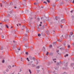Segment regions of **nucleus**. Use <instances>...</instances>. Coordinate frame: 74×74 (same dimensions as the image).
<instances>
[{
  "instance_id": "f257e3e1",
  "label": "nucleus",
  "mask_w": 74,
  "mask_h": 74,
  "mask_svg": "<svg viewBox=\"0 0 74 74\" xmlns=\"http://www.w3.org/2000/svg\"><path fill=\"white\" fill-rule=\"evenodd\" d=\"M23 39L24 41H27L28 38L27 37H26V38L25 37H23Z\"/></svg>"
},
{
  "instance_id": "f03ea898",
  "label": "nucleus",
  "mask_w": 74,
  "mask_h": 74,
  "mask_svg": "<svg viewBox=\"0 0 74 74\" xmlns=\"http://www.w3.org/2000/svg\"><path fill=\"white\" fill-rule=\"evenodd\" d=\"M26 27V26H24V25H23L21 27V29L22 30H23V29H24Z\"/></svg>"
},
{
  "instance_id": "7ed1b4c3",
  "label": "nucleus",
  "mask_w": 74,
  "mask_h": 74,
  "mask_svg": "<svg viewBox=\"0 0 74 74\" xmlns=\"http://www.w3.org/2000/svg\"><path fill=\"white\" fill-rule=\"evenodd\" d=\"M29 58L31 60H32L33 59V58L31 56H30L29 57Z\"/></svg>"
},
{
  "instance_id": "20e7f679",
  "label": "nucleus",
  "mask_w": 74,
  "mask_h": 74,
  "mask_svg": "<svg viewBox=\"0 0 74 74\" xmlns=\"http://www.w3.org/2000/svg\"><path fill=\"white\" fill-rule=\"evenodd\" d=\"M36 60V64H38V61L37 60Z\"/></svg>"
},
{
  "instance_id": "39448f33",
  "label": "nucleus",
  "mask_w": 74,
  "mask_h": 74,
  "mask_svg": "<svg viewBox=\"0 0 74 74\" xmlns=\"http://www.w3.org/2000/svg\"><path fill=\"white\" fill-rule=\"evenodd\" d=\"M53 45L55 46L57 44V43L56 42H53Z\"/></svg>"
},
{
  "instance_id": "423d86ee",
  "label": "nucleus",
  "mask_w": 74,
  "mask_h": 74,
  "mask_svg": "<svg viewBox=\"0 0 74 74\" xmlns=\"http://www.w3.org/2000/svg\"><path fill=\"white\" fill-rule=\"evenodd\" d=\"M71 65L72 67H73V66L74 65V63H71Z\"/></svg>"
},
{
  "instance_id": "0eeeda50",
  "label": "nucleus",
  "mask_w": 74,
  "mask_h": 74,
  "mask_svg": "<svg viewBox=\"0 0 74 74\" xmlns=\"http://www.w3.org/2000/svg\"><path fill=\"white\" fill-rule=\"evenodd\" d=\"M43 48L44 51H45L46 49H45V47H43Z\"/></svg>"
},
{
  "instance_id": "6e6552de",
  "label": "nucleus",
  "mask_w": 74,
  "mask_h": 74,
  "mask_svg": "<svg viewBox=\"0 0 74 74\" xmlns=\"http://www.w3.org/2000/svg\"><path fill=\"white\" fill-rule=\"evenodd\" d=\"M73 34V32H71L69 33L70 35H72Z\"/></svg>"
},
{
  "instance_id": "1a4fd4ad",
  "label": "nucleus",
  "mask_w": 74,
  "mask_h": 74,
  "mask_svg": "<svg viewBox=\"0 0 74 74\" xmlns=\"http://www.w3.org/2000/svg\"><path fill=\"white\" fill-rule=\"evenodd\" d=\"M46 33L47 34H49V31H47L46 32Z\"/></svg>"
},
{
  "instance_id": "9d476101",
  "label": "nucleus",
  "mask_w": 74,
  "mask_h": 74,
  "mask_svg": "<svg viewBox=\"0 0 74 74\" xmlns=\"http://www.w3.org/2000/svg\"><path fill=\"white\" fill-rule=\"evenodd\" d=\"M63 44L64 45V46H65L66 45V43L65 42H64L63 43Z\"/></svg>"
},
{
  "instance_id": "9b49d317",
  "label": "nucleus",
  "mask_w": 74,
  "mask_h": 74,
  "mask_svg": "<svg viewBox=\"0 0 74 74\" xmlns=\"http://www.w3.org/2000/svg\"><path fill=\"white\" fill-rule=\"evenodd\" d=\"M65 21V20H61V22L62 23H64Z\"/></svg>"
},
{
  "instance_id": "f8f14e48",
  "label": "nucleus",
  "mask_w": 74,
  "mask_h": 74,
  "mask_svg": "<svg viewBox=\"0 0 74 74\" xmlns=\"http://www.w3.org/2000/svg\"><path fill=\"white\" fill-rule=\"evenodd\" d=\"M57 41L60 42L62 41V40H58Z\"/></svg>"
},
{
  "instance_id": "ddd939ff",
  "label": "nucleus",
  "mask_w": 74,
  "mask_h": 74,
  "mask_svg": "<svg viewBox=\"0 0 74 74\" xmlns=\"http://www.w3.org/2000/svg\"><path fill=\"white\" fill-rule=\"evenodd\" d=\"M49 47L50 48H51L53 46L52 45H49Z\"/></svg>"
},
{
  "instance_id": "4468645a",
  "label": "nucleus",
  "mask_w": 74,
  "mask_h": 74,
  "mask_svg": "<svg viewBox=\"0 0 74 74\" xmlns=\"http://www.w3.org/2000/svg\"><path fill=\"white\" fill-rule=\"evenodd\" d=\"M69 56V55L68 54H66L65 56H64V57H66V56Z\"/></svg>"
},
{
  "instance_id": "2eb2a0df",
  "label": "nucleus",
  "mask_w": 74,
  "mask_h": 74,
  "mask_svg": "<svg viewBox=\"0 0 74 74\" xmlns=\"http://www.w3.org/2000/svg\"><path fill=\"white\" fill-rule=\"evenodd\" d=\"M64 2L63 1H62V3H61V4H60V5H61L62 4H64Z\"/></svg>"
},
{
  "instance_id": "dca6fc26",
  "label": "nucleus",
  "mask_w": 74,
  "mask_h": 74,
  "mask_svg": "<svg viewBox=\"0 0 74 74\" xmlns=\"http://www.w3.org/2000/svg\"><path fill=\"white\" fill-rule=\"evenodd\" d=\"M29 71L30 72V73L31 74L32 73V72L31 71V70L30 69H29Z\"/></svg>"
},
{
  "instance_id": "f3484780",
  "label": "nucleus",
  "mask_w": 74,
  "mask_h": 74,
  "mask_svg": "<svg viewBox=\"0 0 74 74\" xmlns=\"http://www.w3.org/2000/svg\"><path fill=\"white\" fill-rule=\"evenodd\" d=\"M60 49L61 50H63V48H62V47L60 48Z\"/></svg>"
},
{
  "instance_id": "a211bd4d",
  "label": "nucleus",
  "mask_w": 74,
  "mask_h": 74,
  "mask_svg": "<svg viewBox=\"0 0 74 74\" xmlns=\"http://www.w3.org/2000/svg\"><path fill=\"white\" fill-rule=\"evenodd\" d=\"M38 36L40 37V36H41V34H38Z\"/></svg>"
},
{
  "instance_id": "6ab92c4d",
  "label": "nucleus",
  "mask_w": 74,
  "mask_h": 74,
  "mask_svg": "<svg viewBox=\"0 0 74 74\" xmlns=\"http://www.w3.org/2000/svg\"><path fill=\"white\" fill-rule=\"evenodd\" d=\"M36 67H37V68L38 69H39L40 68V66H37Z\"/></svg>"
},
{
  "instance_id": "aec40b11",
  "label": "nucleus",
  "mask_w": 74,
  "mask_h": 74,
  "mask_svg": "<svg viewBox=\"0 0 74 74\" xmlns=\"http://www.w3.org/2000/svg\"><path fill=\"white\" fill-rule=\"evenodd\" d=\"M6 27L7 28H9V27L7 25H6Z\"/></svg>"
},
{
  "instance_id": "412c9836",
  "label": "nucleus",
  "mask_w": 74,
  "mask_h": 74,
  "mask_svg": "<svg viewBox=\"0 0 74 74\" xmlns=\"http://www.w3.org/2000/svg\"><path fill=\"white\" fill-rule=\"evenodd\" d=\"M44 3L45 4H47V2H44Z\"/></svg>"
},
{
  "instance_id": "4be33fe9",
  "label": "nucleus",
  "mask_w": 74,
  "mask_h": 74,
  "mask_svg": "<svg viewBox=\"0 0 74 74\" xmlns=\"http://www.w3.org/2000/svg\"><path fill=\"white\" fill-rule=\"evenodd\" d=\"M47 2L48 3H49L50 2L49 0H47Z\"/></svg>"
},
{
  "instance_id": "5701e85b",
  "label": "nucleus",
  "mask_w": 74,
  "mask_h": 74,
  "mask_svg": "<svg viewBox=\"0 0 74 74\" xmlns=\"http://www.w3.org/2000/svg\"><path fill=\"white\" fill-rule=\"evenodd\" d=\"M29 31V29H27L26 30V31L27 32H28Z\"/></svg>"
},
{
  "instance_id": "b1692460",
  "label": "nucleus",
  "mask_w": 74,
  "mask_h": 74,
  "mask_svg": "<svg viewBox=\"0 0 74 74\" xmlns=\"http://www.w3.org/2000/svg\"><path fill=\"white\" fill-rule=\"evenodd\" d=\"M25 47H28V45H25Z\"/></svg>"
},
{
  "instance_id": "393cba45",
  "label": "nucleus",
  "mask_w": 74,
  "mask_h": 74,
  "mask_svg": "<svg viewBox=\"0 0 74 74\" xmlns=\"http://www.w3.org/2000/svg\"><path fill=\"white\" fill-rule=\"evenodd\" d=\"M5 62V60H3L2 62V63H4Z\"/></svg>"
},
{
  "instance_id": "a878e982",
  "label": "nucleus",
  "mask_w": 74,
  "mask_h": 74,
  "mask_svg": "<svg viewBox=\"0 0 74 74\" xmlns=\"http://www.w3.org/2000/svg\"><path fill=\"white\" fill-rule=\"evenodd\" d=\"M8 68L9 69H10L11 68V66H8Z\"/></svg>"
},
{
  "instance_id": "bb28decb",
  "label": "nucleus",
  "mask_w": 74,
  "mask_h": 74,
  "mask_svg": "<svg viewBox=\"0 0 74 74\" xmlns=\"http://www.w3.org/2000/svg\"><path fill=\"white\" fill-rule=\"evenodd\" d=\"M10 14H8L7 16V17H10Z\"/></svg>"
},
{
  "instance_id": "cd10ccee",
  "label": "nucleus",
  "mask_w": 74,
  "mask_h": 74,
  "mask_svg": "<svg viewBox=\"0 0 74 74\" xmlns=\"http://www.w3.org/2000/svg\"><path fill=\"white\" fill-rule=\"evenodd\" d=\"M1 37L2 38H4V36H3V35H2V36H1Z\"/></svg>"
},
{
  "instance_id": "c85d7f7f",
  "label": "nucleus",
  "mask_w": 74,
  "mask_h": 74,
  "mask_svg": "<svg viewBox=\"0 0 74 74\" xmlns=\"http://www.w3.org/2000/svg\"><path fill=\"white\" fill-rule=\"evenodd\" d=\"M25 36H26V37H27L28 36V35L27 34H25Z\"/></svg>"
},
{
  "instance_id": "c756f323",
  "label": "nucleus",
  "mask_w": 74,
  "mask_h": 74,
  "mask_svg": "<svg viewBox=\"0 0 74 74\" xmlns=\"http://www.w3.org/2000/svg\"><path fill=\"white\" fill-rule=\"evenodd\" d=\"M49 53V52H47V53L46 54V55H47Z\"/></svg>"
},
{
  "instance_id": "7c9ffc66",
  "label": "nucleus",
  "mask_w": 74,
  "mask_h": 74,
  "mask_svg": "<svg viewBox=\"0 0 74 74\" xmlns=\"http://www.w3.org/2000/svg\"><path fill=\"white\" fill-rule=\"evenodd\" d=\"M26 54L27 55L28 54V52H27L26 53Z\"/></svg>"
},
{
  "instance_id": "2f4dec72",
  "label": "nucleus",
  "mask_w": 74,
  "mask_h": 74,
  "mask_svg": "<svg viewBox=\"0 0 74 74\" xmlns=\"http://www.w3.org/2000/svg\"><path fill=\"white\" fill-rule=\"evenodd\" d=\"M57 18H58L57 17V16H56V18H55V19H56V20H57Z\"/></svg>"
},
{
  "instance_id": "473e14b6",
  "label": "nucleus",
  "mask_w": 74,
  "mask_h": 74,
  "mask_svg": "<svg viewBox=\"0 0 74 74\" xmlns=\"http://www.w3.org/2000/svg\"><path fill=\"white\" fill-rule=\"evenodd\" d=\"M61 37L62 38H64V36L63 35H62Z\"/></svg>"
},
{
  "instance_id": "72a5a7b5",
  "label": "nucleus",
  "mask_w": 74,
  "mask_h": 74,
  "mask_svg": "<svg viewBox=\"0 0 74 74\" xmlns=\"http://www.w3.org/2000/svg\"><path fill=\"white\" fill-rule=\"evenodd\" d=\"M71 36L72 35H69V38H71Z\"/></svg>"
},
{
  "instance_id": "f704fd0d",
  "label": "nucleus",
  "mask_w": 74,
  "mask_h": 74,
  "mask_svg": "<svg viewBox=\"0 0 74 74\" xmlns=\"http://www.w3.org/2000/svg\"><path fill=\"white\" fill-rule=\"evenodd\" d=\"M68 48H70V45H68Z\"/></svg>"
},
{
  "instance_id": "c9c22d12",
  "label": "nucleus",
  "mask_w": 74,
  "mask_h": 74,
  "mask_svg": "<svg viewBox=\"0 0 74 74\" xmlns=\"http://www.w3.org/2000/svg\"><path fill=\"white\" fill-rule=\"evenodd\" d=\"M30 19H31V20H32L33 19V18H30Z\"/></svg>"
},
{
  "instance_id": "e433bc0d",
  "label": "nucleus",
  "mask_w": 74,
  "mask_h": 74,
  "mask_svg": "<svg viewBox=\"0 0 74 74\" xmlns=\"http://www.w3.org/2000/svg\"><path fill=\"white\" fill-rule=\"evenodd\" d=\"M41 8H44L43 6H41Z\"/></svg>"
},
{
  "instance_id": "4c0bfd02",
  "label": "nucleus",
  "mask_w": 74,
  "mask_h": 74,
  "mask_svg": "<svg viewBox=\"0 0 74 74\" xmlns=\"http://www.w3.org/2000/svg\"><path fill=\"white\" fill-rule=\"evenodd\" d=\"M60 27H61V28H62L63 27V26L61 25L60 26Z\"/></svg>"
},
{
  "instance_id": "58836bf2",
  "label": "nucleus",
  "mask_w": 74,
  "mask_h": 74,
  "mask_svg": "<svg viewBox=\"0 0 74 74\" xmlns=\"http://www.w3.org/2000/svg\"><path fill=\"white\" fill-rule=\"evenodd\" d=\"M56 60V59H53V61H54L55 60Z\"/></svg>"
},
{
  "instance_id": "ea45409f",
  "label": "nucleus",
  "mask_w": 74,
  "mask_h": 74,
  "mask_svg": "<svg viewBox=\"0 0 74 74\" xmlns=\"http://www.w3.org/2000/svg\"><path fill=\"white\" fill-rule=\"evenodd\" d=\"M59 62L57 63V65H59Z\"/></svg>"
},
{
  "instance_id": "a19ab883",
  "label": "nucleus",
  "mask_w": 74,
  "mask_h": 74,
  "mask_svg": "<svg viewBox=\"0 0 74 74\" xmlns=\"http://www.w3.org/2000/svg\"><path fill=\"white\" fill-rule=\"evenodd\" d=\"M63 74H66V72H64L63 73Z\"/></svg>"
},
{
  "instance_id": "79ce46f5",
  "label": "nucleus",
  "mask_w": 74,
  "mask_h": 74,
  "mask_svg": "<svg viewBox=\"0 0 74 74\" xmlns=\"http://www.w3.org/2000/svg\"><path fill=\"white\" fill-rule=\"evenodd\" d=\"M13 42L14 43H15V42H16V41H15L14 40V41H13Z\"/></svg>"
},
{
  "instance_id": "37998d69",
  "label": "nucleus",
  "mask_w": 74,
  "mask_h": 74,
  "mask_svg": "<svg viewBox=\"0 0 74 74\" xmlns=\"http://www.w3.org/2000/svg\"><path fill=\"white\" fill-rule=\"evenodd\" d=\"M73 3H74V0H73V1L72 2Z\"/></svg>"
},
{
  "instance_id": "c03bdc74",
  "label": "nucleus",
  "mask_w": 74,
  "mask_h": 74,
  "mask_svg": "<svg viewBox=\"0 0 74 74\" xmlns=\"http://www.w3.org/2000/svg\"><path fill=\"white\" fill-rule=\"evenodd\" d=\"M34 4L35 5H36V3H34Z\"/></svg>"
},
{
  "instance_id": "a18cd8bd",
  "label": "nucleus",
  "mask_w": 74,
  "mask_h": 74,
  "mask_svg": "<svg viewBox=\"0 0 74 74\" xmlns=\"http://www.w3.org/2000/svg\"><path fill=\"white\" fill-rule=\"evenodd\" d=\"M0 6H1V7H2V4H1Z\"/></svg>"
},
{
  "instance_id": "49530a36",
  "label": "nucleus",
  "mask_w": 74,
  "mask_h": 74,
  "mask_svg": "<svg viewBox=\"0 0 74 74\" xmlns=\"http://www.w3.org/2000/svg\"><path fill=\"white\" fill-rule=\"evenodd\" d=\"M27 60H29V58H27Z\"/></svg>"
},
{
  "instance_id": "de8ad7c7",
  "label": "nucleus",
  "mask_w": 74,
  "mask_h": 74,
  "mask_svg": "<svg viewBox=\"0 0 74 74\" xmlns=\"http://www.w3.org/2000/svg\"><path fill=\"white\" fill-rule=\"evenodd\" d=\"M27 60H29V58H27Z\"/></svg>"
},
{
  "instance_id": "09e8293b",
  "label": "nucleus",
  "mask_w": 74,
  "mask_h": 74,
  "mask_svg": "<svg viewBox=\"0 0 74 74\" xmlns=\"http://www.w3.org/2000/svg\"><path fill=\"white\" fill-rule=\"evenodd\" d=\"M19 26H20L21 25V23L19 24Z\"/></svg>"
},
{
  "instance_id": "8fccbe9b",
  "label": "nucleus",
  "mask_w": 74,
  "mask_h": 74,
  "mask_svg": "<svg viewBox=\"0 0 74 74\" xmlns=\"http://www.w3.org/2000/svg\"><path fill=\"white\" fill-rule=\"evenodd\" d=\"M71 13L73 12V10L71 11Z\"/></svg>"
},
{
  "instance_id": "3c124183",
  "label": "nucleus",
  "mask_w": 74,
  "mask_h": 74,
  "mask_svg": "<svg viewBox=\"0 0 74 74\" xmlns=\"http://www.w3.org/2000/svg\"><path fill=\"white\" fill-rule=\"evenodd\" d=\"M42 25L41 24L39 25V26H41Z\"/></svg>"
},
{
  "instance_id": "603ef678",
  "label": "nucleus",
  "mask_w": 74,
  "mask_h": 74,
  "mask_svg": "<svg viewBox=\"0 0 74 74\" xmlns=\"http://www.w3.org/2000/svg\"><path fill=\"white\" fill-rule=\"evenodd\" d=\"M27 61L28 62L29 61V60L28 59V60H27Z\"/></svg>"
},
{
  "instance_id": "864d4df0",
  "label": "nucleus",
  "mask_w": 74,
  "mask_h": 74,
  "mask_svg": "<svg viewBox=\"0 0 74 74\" xmlns=\"http://www.w3.org/2000/svg\"><path fill=\"white\" fill-rule=\"evenodd\" d=\"M40 24H42V22H40Z\"/></svg>"
},
{
  "instance_id": "5fc2aeb1",
  "label": "nucleus",
  "mask_w": 74,
  "mask_h": 74,
  "mask_svg": "<svg viewBox=\"0 0 74 74\" xmlns=\"http://www.w3.org/2000/svg\"><path fill=\"white\" fill-rule=\"evenodd\" d=\"M14 66V65H12V67H13Z\"/></svg>"
},
{
  "instance_id": "6e6d98bb",
  "label": "nucleus",
  "mask_w": 74,
  "mask_h": 74,
  "mask_svg": "<svg viewBox=\"0 0 74 74\" xmlns=\"http://www.w3.org/2000/svg\"><path fill=\"white\" fill-rule=\"evenodd\" d=\"M18 50H21V49H18Z\"/></svg>"
},
{
  "instance_id": "4d7b16f0",
  "label": "nucleus",
  "mask_w": 74,
  "mask_h": 74,
  "mask_svg": "<svg viewBox=\"0 0 74 74\" xmlns=\"http://www.w3.org/2000/svg\"><path fill=\"white\" fill-rule=\"evenodd\" d=\"M19 24H17V26H19Z\"/></svg>"
},
{
  "instance_id": "13d9d810",
  "label": "nucleus",
  "mask_w": 74,
  "mask_h": 74,
  "mask_svg": "<svg viewBox=\"0 0 74 74\" xmlns=\"http://www.w3.org/2000/svg\"><path fill=\"white\" fill-rule=\"evenodd\" d=\"M59 1V0H56V1Z\"/></svg>"
},
{
  "instance_id": "bf43d9fd",
  "label": "nucleus",
  "mask_w": 74,
  "mask_h": 74,
  "mask_svg": "<svg viewBox=\"0 0 74 74\" xmlns=\"http://www.w3.org/2000/svg\"><path fill=\"white\" fill-rule=\"evenodd\" d=\"M38 20H40V19L39 18H38Z\"/></svg>"
},
{
  "instance_id": "052dcab7",
  "label": "nucleus",
  "mask_w": 74,
  "mask_h": 74,
  "mask_svg": "<svg viewBox=\"0 0 74 74\" xmlns=\"http://www.w3.org/2000/svg\"><path fill=\"white\" fill-rule=\"evenodd\" d=\"M14 8H16V7H14Z\"/></svg>"
},
{
  "instance_id": "680f3d73",
  "label": "nucleus",
  "mask_w": 74,
  "mask_h": 74,
  "mask_svg": "<svg viewBox=\"0 0 74 74\" xmlns=\"http://www.w3.org/2000/svg\"><path fill=\"white\" fill-rule=\"evenodd\" d=\"M23 1H26V0H23Z\"/></svg>"
},
{
  "instance_id": "e2e57ef3",
  "label": "nucleus",
  "mask_w": 74,
  "mask_h": 74,
  "mask_svg": "<svg viewBox=\"0 0 74 74\" xmlns=\"http://www.w3.org/2000/svg\"><path fill=\"white\" fill-rule=\"evenodd\" d=\"M73 60L74 61V58H73Z\"/></svg>"
},
{
  "instance_id": "0e129e2a",
  "label": "nucleus",
  "mask_w": 74,
  "mask_h": 74,
  "mask_svg": "<svg viewBox=\"0 0 74 74\" xmlns=\"http://www.w3.org/2000/svg\"><path fill=\"white\" fill-rule=\"evenodd\" d=\"M22 71V70L21 69H20V71Z\"/></svg>"
},
{
  "instance_id": "69168bd1",
  "label": "nucleus",
  "mask_w": 74,
  "mask_h": 74,
  "mask_svg": "<svg viewBox=\"0 0 74 74\" xmlns=\"http://www.w3.org/2000/svg\"><path fill=\"white\" fill-rule=\"evenodd\" d=\"M56 61H54V62H55V63H56Z\"/></svg>"
},
{
  "instance_id": "338daca9",
  "label": "nucleus",
  "mask_w": 74,
  "mask_h": 74,
  "mask_svg": "<svg viewBox=\"0 0 74 74\" xmlns=\"http://www.w3.org/2000/svg\"><path fill=\"white\" fill-rule=\"evenodd\" d=\"M0 24H2V23H0Z\"/></svg>"
},
{
  "instance_id": "774afa93",
  "label": "nucleus",
  "mask_w": 74,
  "mask_h": 74,
  "mask_svg": "<svg viewBox=\"0 0 74 74\" xmlns=\"http://www.w3.org/2000/svg\"><path fill=\"white\" fill-rule=\"evenodd\" d=\"M66 1H68V0H66Z\"/></svg>"
}]
</instances>
